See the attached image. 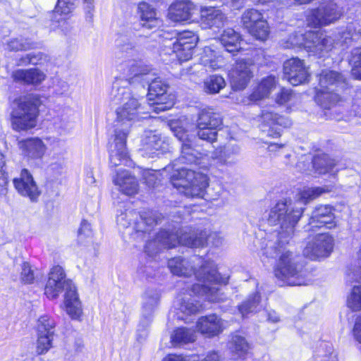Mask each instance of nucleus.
I'll return each instance as SVG.
<instances>
[{
  "mask_svg": "<svg viewBox=\"0 0 361 361\" xmlns=\"http://www.w3.org/2000/svg\"><path fill=\"white\" fill-rule=\"evenodd\" d=\"M129 79L117 78L113 83L111 99L115 104H121L116 109V128L114 143L111 145L109 159L111 166L127 165L129 161L126 149V138L131 122L141 118L140 114L149 112L150 108L142 106V102L130 92Z\"/></svg>",
  "mask_w": 361,
  "mask_h": 361,
  "instance_id": "f257e3e1",
  "label": "nucleus"
},
{
  "mask_svg": "<svg viewBox=\"0 0 361 361\" xmlns=\"http://www.w3.org/2000/svg\"><path fill=\"white\" fill-rule=\"evenodd\" d=\"M168 267L173 274L178 276L190 278L195 275L199 283L191 285L194 293L204 295L211 302L223 300L218 286L227 284L229 276H220L213 262L205 261L197 256L190 259L178 257L169 259Z\"/></svg>",
  "mask_w": 361,
  "mask_h": 361,
  "instance_id": "f03ea898",
  "label": "nucleus"
},
{
  "mask_svg": "<svg viewBox=\"0 0 361 361\" xmlns=\"http://www.w3.org/2000/svg\"><path fill=\"white\" fill-rule=\"evenodd\" d=\"M116 47L118 49L116 56L118 59L127 58L119 65L121 71L126 75H134L135 80L142 81L148 85V100L149 108L154 112L159 113L170 109L173 106V96L168 94L166 91L168 85L162 81L160 78H154V74L137 73L136 72L135 61L130 59L136 52L135 44L132 39L127 35H119L115 40Z\"/></svg>",
  "mask_w": 361,
  "mask_h": 361,
  "instance_id": "7ed1b4c3",
  "label": "nucleus"
},
{
  "mask_svg": "<svg viewBox=\"0 0 361 361\" xmlns=\"http://www.w3.org/2000/svg\"><path fill=\"white\" fill-rule=\"evenodd\" d=\"M277 242L268 240L263 248V255L267 257L276 258L279 257L274 267V275L282 282L281 286H302L306 284V271L304 266L300 262V257L293 252L287 250L285 245L288 243L287 238L291 235H286L279 227Z\"/></svg>",
  "mask_w": 361,
  "mask_h": 361,
  "instance_id": "20e7f679",
  "label": "nucleus"
},
{
  "mask_svg": "<svg viewBox=\"0 0 361 361\" xmlns=\"http://www.w3.org/2000/svg\"><path fill=\"white\" fill-rule=\"evenodd\" d=\"M333 188L334 185L307 188L299 193V200L297 202H293L290 200H279L269 212L268 224L271 226H279L286 235H292L304 212L305 208L302 205L324 193L330 192Z\"/></svg>",
  "mask_w": 361,
  "mask_h": 361,
  "instance_id": "39448f33",
  "label": "nucleus"
},
{
  "mask_svg": "<svg viewBox=\"0 0 361 361\" xmlns=\"http://www.w3.org/2000/svg\"><path fill=\"white\" fill-rule=\"evenodd\" d=\"M207 242L219 247L223 243V238L216 232L208 235L205 231L173 226L171 231H161L153 241L147 242L145 249L148 255H152L161 247L172 248L178 244L189 247H203Z\"/></svg>",
  "mask_w": 361,
  "mask_h": 361,
  "instance_id": "423d86ee",
  "label": "nucleus"
},
{
  "mask_svg": "<svg viewBox=\"0 0 361 361\" xmlns=\"http://www.w3.org/2000/svg\"><path fill=\"white\" fill-rule=\"evenodd\" d=\"M65 290L64 306L66 313L73 319H79L82 310L76 287L71 280L66 278L62 267H53L44 288V294L51 300L56 299Z\"/></svg>",
  "mask_w": 361,
  "mask_h": 361,
  "instance_id": "0eeeda50",
  "label": "nucleus"
},
{
  "mask_svg": "<svg viewBox=\"0 0 361 361\" xmlns=\"http://www.w3.org/2000/svg\"><path fill=\"white\" fill-rule=\"evenodd\" d=\"M38 99L29 94L14 100L11 112V123L17 132L27 131L37 125Z\"/></svg>",
  "mask_w": 361,
  "mask_h": 361,
  "instance_id": "6e6552de",
  "label": "nucleus"
},
{
  "mask_svg": "<svg viewBox=\"0 0 361 361\" xmlns=\"http://www.w3.org/2000/svg\"><path fill=\"white\" fill-rule=\"evenodd\" d=\"M173 186L188 197H204L209 185L208 177L192 169L181 168L171 176Z\"/></svg>",
  "mask_w": 361,
  "mask_h": 361,
  "instance_id": "1a4fd4ad",
  "label": "nucleus"
},
{
  "mask_svg": "<svg viewBox=\"0 0 361 361\" xmlns=\"http://www.w3.org/2000/svg\"><path fill=\"white\" fill-rule=\"evenodd\" d=\"M162 216L157 212H145L138 214L134 211H126L117 216L116 222L121 227L128 228L134 222L133 229L137 237L145 238V233L152 231L153 227L161 221Z\"/></svg>",
  "mask_w": 361,
  "mask_h": 361,
  "instance_id": "9d476101",
  "label": "nucleus"
},
{
  "mask_svg": "<svg viewBox=\"0 0 361 361\" xmlns=\"http://www.w3.org/2000/svg\"><path fill=\"white\" fill-rule=\"evenodd\" d=\"M342 13V8L336 3L332 0H325L317 8L310 11L307 22L309 26L315 28L326 26L338 20Z\"/></svg>",
  "mask_w": 361,
  "mask_h": 361,
  "instance_id": "9b49d317",
  "label": "nucleus"
},
{
  "mask_svg": "<svg viewBox=\"0 0 361 361\" xmlns=\"http://www.w3.org/2000/svg\"><path fill=\"white\" fill-rule=\"evenodd\" d=\"M160 292L154 288L147 289L142 297V317L137 329V340H144L147 335V328L149 326L154 311L159 305Z\"/></svg>",
  "mask_w": 361,
  "mask_h": 361,
  "instance_id": "f8f14e48",
  "label": "nucleus"
},
{
  "mask_svg": "<svg viewBox=\"0 0 361 361\" xmlns=\"http://www.w3.org/2000/svg\"><path fill=\"white\" fill-rule=\"evenodd\" d=\"M221 124L222 121L214 109L204 108L200 111L197 119V135L201 140L213 142Z\"/></svg>",
  "mask_w": 361,
  "mask_h": 361,
  "instance_id": "ddd939ff",
  "label": "nucleus"
},
{
  "mask_svg": "<svg viewBox=\"0 0 361 361\" xmlns=\"http://www.w3.org/2000/svg\"><path fill=\"white\" fill-rule=\"evenodd\" d=\"M334 245V239L329 233H319L309 238L303 249V255L312 260H319L330 255Z\"/></svg>",
  "mask_w": 361,
  "mask_h": 361,
  "instance_id": "4468645a",
  "label": "nucleus"
},
{
  "mask_svg": "<svg viewBox=\"0 0 361 361\" xmlns=\"http://www.w3.org/2000/svg\"><path fill=\"white\" fill-rule=\"evenodd\" d=\"M334 208L329 204L317 206L312 212L308 224L305 226L306 231H314L315 228L325 227L328 229L336 226Z\"/></svg>",
  "mask_w": 361,
  "mask_h": 361,
  "instance_id": "2eb2a0df",
  "label": "nucleus"
},
{
  "mask_svg": "<svg viewBox=\"0 0 361 361\" xmlns=\"http://www.w3.org/2000/svg\"><path fill=\"white\" fill-rule=\"evenodd\" d=\"M170 128L173 135L182 142L179 161L187 164H197L199 153L192 147V141L185 130L175 121L170 123Z\"/></svg>",
  "mask_w": 361,
  "mask_h": 361,
  "instance_id": "dca6fc26",
  "label": "nucleus"
},
{
  "mask_svg": "<svg viewBox=\"0 0 361 361\" xmlns=\"http://www.w3.org/2000/svg\"><path fill=\"white\" fill-rule=\"evenodd\" d=\"M283 75L287 81L296 86L307 82L310 77V73L302 60L298 58H292L283 63Z\"/></svg>",
  "mask_w": 361,
  "mask_h": 361,
  "instance_id": "f3484780",
  "label": "nucleus"
},
{
  "mask_svg": "<svg viewBox=\"0 0 361 361\" xmlns=\"http://www.w3.org/2000/svg\"><path fill=\"white\" fill-rule=\"evenodd\" d=\"M334 39L321 31H308L306 50L318 57L324 56L333 48Z\"/></svg>",
  "mask_w": 361,
  "mask_h": 361,
  "instance_id": "a211bd4d",
  "label": "nucleus"
},
{
  "mask_svg": "<svg viewBox=\"0 0 361 361\" xmlns=\"http://www.w3.org/2000/svg\"><path fill=\"white\" fill-rule=\"evenodd\" d=\"M13 183L16 190L20 195L29 198L31 202L37 201L41 191L28 170L23 169L19 177L15 178Z\"/></svg>",
  "mask_w": 361,
  "mask_h": 361,
  "instance_id": "6ab92c4d",
  "label": "nucleus"
},
{
  "mask_svg": "<svg viewBox=\"0 0 361 361\" xmlns=\"http://www.w3.org/2000/svg\"><path fill=\"white\" fill-rule=\"evenodd\" d=\"M262 130L267 131L270 137H277L281 134V127L287 128L291 121L284 116H279L272 109H264L262 112Z\"/></svg>",
  "mask_w": 361,
  "mask_h": 361,
  "instance_id": "aec40b11",
  "label": "nucleus"
},
{
  "mask_svg": "<svg viewBox=\"0 0 361 361\" xmlns=\"http://www.w3.org/2000/svg\"><path fill=\"white\" fill-rule=\"evenodd\" d=\"M141 150L143 154L149 157L159 156L169 151V144L162 140L161 136L153 131L145 133L141 140Z\"/></svg>",
  "mask_w": 361,
  "mask_h": 361,
  "instance_id": "412c9836",
  "label": "nucleus"
},
{
  "mask_svg": "<svg viewBox=\"0 0 361 361\" xmlns=\"http://www.w3.org/2000/svg\"><path fill=\"white\" fill-rule=\"evenodd\" d=\"M252 63L245 60L237 61L229 72L230 82L235 90H241L246 87L252 73L250 69Z\"/></svg>",
  "mask_w": 361,
  "mask_h": 361,
  "instance_id": "4be33fe9",
  "label": "nucleus"
},
{
  "mask_svg": "<svg viewBox=\"0 0 361 361\" xmlns=\"http://www.w3.org/2000/svg\"><path fill=\"white\" fill-rule=\"evenodd\" d=\"M186 291L188 293H184L183 296L178 299V304L177 308V318L179 320H183L185 322H190V317L195 314L200 310V305L199 303L192 298V293L199 296L204 297V298L209 300L204 295H200L198 293H194L191 290V286L188 284Z\"/></svg>",
  "mask_w": 361,
  "mask_h": 361,
  "instance_id": "5701e85b",
  "label": "nucleus"
},
{
  "mask_svg": "<svg viewBox=\"0 0 361 361\" xmlns=\"http://www.w3.org/2000/svg\"><path fill=\"white\" fill-rule=\"evenodd\" d=\"M197 37L190 32H185L179 35L173 44V50L180 61L191 59L192 50L197 45Z\"/></svg>",
  "mask_w": 361,
  "mask_h": 361,
  "instance_id": "b1692460",
  "label": "nucleus"
},
{
  "mask_svg": "<svg viewBox=\"0 0 361 361\" xmlns=\"http://www.w3.org/2000/svg\"><path fill=\"white\" fill-rule=\"evenodd\" d=\"M18 147L22 155L29 159H42L47 150L46 144L37 137L19 140Z\"/></svg>",
  "mask_w": 361,
  "mask_h": 361,
  "instance_id": "393cba45",
  "label": "nucleus"
},
{
  "mask_svg": "<svg viewBox=\"0 0 361 361\" xmlns=\"http://www.w3.org/2000/svg\"><path fill=\"white\" fill-rule=\"evenodd\" d=\"M226 20L224 13L216 6H205L200 10V23L203 28H220Z\"/></svg>",
  "mask_w": 361,
  "mask_h": 361,
  "instance_id": "a878e982",
  "label": "nucleus"
},
{
  "mask_svg": "<svg viewBox=\"0 0 361 361\" xmlns=\"http://www.w3.org/2000/svg\"><path fill=\"white\" fill-rule=\"evenodd\" d=\"M228 348L232 359L244 360L250 353L251 344L244 336L237 332L231 336Z\"/></svg>",
  "mask_w": 361,
  "mask_h": 361,
  "instance_id": "bb28decb",
  "label": "nucleus"
},
{
  "mask_svg": "<svg viewBox=\"0 0 361 361\" xmlns=\"http://www.w3.org/2000/svg\"><path fill=\"white\" fill-rule=\"evenodd\" d=\"M319 82L321 88L332 91L343 89L347 85L341 73L331 70L322 71L319 76Z\"/></svg>",
  "mask_w": 361,
  "mask_h": 361,
  "instance_id": "cd10ccee",
  "label": "nucleus"
},
{
  "mask_svg": "<svg viewBox=\"0 0 361 361\" xmlns=\"http://www.w3.org/2000/svg\"><path fill=\"white\" fill-rule=\"evenodd\" d=\"M11 77L16 82L37 85L44 80L46 75L37 68H29L16 70L12 73Z\"/></svg>",
  "mask_w": 361,
  "mask_h": 361,
  "instance_id": "c85d7f7f",
  "label": "nucleus"
},
{
  "mask_svg": "<svg viewBox=\"0 0 361 361\" xmlns=\"http://www.w3.org/2000/svg\"><path fill=\"white\" fill-rule=\"evenodd\" d=\"M197 330L207 337H213L223 331V322L216 314L202 317L197 322Z\"/></svg>",
  "mask_w": 361,
  "mask_h": 361,
  "instance_id": "c756f323",
  "label": "nucleus"
},
{
  "mask_svg": "<svg viewBox=\"0 0 361 361\" xmlns=\"http://www.w3.org/2000/svg\"><path fill=\"white\" fill-rule=\"evenodd\" d=\"M119 190L127 195H133L138 191V183L136 178L128 171H118L113 180Z\"/></svg>",
  "mask_w": 361,
  "mask_h": 361,
  "instance_id": "7c9ffc66",
  "label": "nucleus"
},
{
  "mask_svg": "<svg viewBox=\"0 0 361 361\" xmlns=\"http://www.w3.org/2000/svg\"><path fill=\"white\" fill-rule=\"evenodd\" d=\"M141 25L147 29H153L161 25V20L157 17L155 10L147 3L141 2L137 6Z\"/></svg>",
  "mask_w": 361,
  "mask_h": 361,
  "instance_id": "2f4dec72",
  "label": "nucleus"
},
{
  "mask_svg": "<svg viewBox=\"0 0 361 361\" xmlns=\"http://www.w3.org/2000/svg\"><path fill=\"white\" fill-rule=\"evenodd\" d=\"M195 10L194 4L190 1H178L171 6L169 16L176 22L187 21L190 19Z\"/></svg>",
  "mask_w": 361,
  "mask_h": 361,
  "instance_id": "473e14b6",
  "label": "nucleus"
},
{
  "mask_svg": "<svg viewBox=\"0 0 361 361\" xmlns=\"http://www.w3.org/2000/svg\"><path fill=\"white\" fill-rule=\"evenodd\" d=\"M336 166V160L327 154L316 155L312 160L313 169L315 173L319 175L329 173L330 176L334 177L337 172V170H334Z\"/></svg>",
  "mask_w": 361,
  "mask_h": 361,
  "instance_id": "72a5a7b5",
  "label": "nucleus"
},
{
  "mask_svg": "<svg viewBox=\"0 0 361 361\" xmlns=\"http://www.w3.org/2000/svg\"><path fill=\"white\" fill-rule=\"evenodd\" d=\"M219 41L228 52L238 51L240 49V35L232 28L224 30L219 37Z\"/></svg>",
  "mask_w": 361,
  "mask_h": 361,
  "instance_id": "f704fd0d",
  "label": "nucleus"
},
{
  "mask_svg": "<svg viewBox=\"0 0 361 361\" xmlns=\"http://www.w3.org/2000/svg\"><path fill=\"white\" fill-rule=\"evenodd\" d=\"M314 100L322 108L330 109L341 101V97L335 91L320 87L316 92Z\"/></svg>",
  "mask_w": 361,
  "mask_h": 361,
  "instance_id": "c9c22d12",
  "label": "nucleus"
},
{
  "mask_svg": "<svg viewBox=\"0 0 361 361\" xmlns=\"http://www.w3.org/2000/svg\"><path fill=\"white\" fill-rule=\"evenodd\" d=\"M276 80L274 76L269 75L263 78L250 96L251 101L257 102L268 97L275 88Z\"/></svg>",
  "mask_w": 361,
  "mask_h": 361,
  "instance_id": "e433bc0d",
  "label": "nucleus"
},
{
  "mask_svg": "<svg viewBox=\"0 0 361 361\" xmlns=\"http://www.w3.org/2000/svg\"><path fill=\"white\" fill-rule=\"evenodd\" d=\"M201 62L206 68L212 71L220 69L224 66L223 57L209 47L204 48Z\"/></svg>",
  "mask_w": 361,
  "mask_h": 361,
  "instance_id": "4c0bfd02",
  "label": "nucleus"
},
{
  "mask_svg": "<svg viewBox=\"0 0 361 361\" xmlns=\"http://www.w3.org/2000/svg\"><path fill=\"white\" fill-rule=\"evenodd\" d=\"M240 147L236 145H229L220 152L219 157L216 158L217 163L221 165L233 166L238 161Z\"/></svg>",
  "mask_w": 361,
  "mask_h": 361,
  "instance_id": "58836bf2",
  "label": "nucleus"
},
{
  "mask_svg": "<svg viewBox=\"0 0 361 361\" xmlns=\"http://www.w3.org/2000/svg\"><path fill=\"white\" fill-rule=\"evenodd\" d=\"M196 339L195 332L187 328H178L171 335V341L174 345H180L194 342Z\"/></svg>",
  "mask_w": 361,
  "mask_h": 361,
  "instance_id": "ea45409f",
  "label": "nucleus"
},
{
  "mask_svg": "<svg viewBox=\"0 0 361 361\" xmlns=\"http://www.w3.org/2000/svg\"><path fill=\"white\" fill-rule=\"evenodd\" d=\"M260 295L258 293L250 295L240 305L238 306V310L243 317L250 313L257 312L259 309Z\"/></svg>",
  "mask_w": 361,
  "mask_h": 361,
  "instance_id": "a19ab883",
  "label": "nucleus"
},
{
  "mask_svg": "<svg viewBox=\"0 0 361 361\" xmlns=\"http://www.w3.org/2000/svg\"><path fill=\"white\" fill-rule=\"evenodd\" d=\"M225 86L226 82L224 78L218 75L209 76L204 82V90L209 94H216Z\"/></svg>",
  "mask_w": 361,
  "mask_h": 361,
  "instance_id": "79ce46f5",
  "label": "nucleus"
},
{
  "mask_svg": "<svg viewBox=\"0 0 361 361\" xmlns=\"http://www.w3.org/2000/svg\"><path fill=\"white\" fill-rule=\"evenodd\" d=\"M339 36L340 38L338 39L339 43L348 44L350 41L361 38V28L357 30L354 25H348L343 31L339 33Z\"/></svg>",
  "mask_w": 361,
  "mask_h": 361,
  "instance_id": "37998d69",
  "label": "nucleus"
},
{
  "mask_svg": "<svg viewBox=\"0 0 361 361\" xmlns=\"http://www.w3.org/2000/svg\"><path fill=\"white\" fill-rule=\"evenodd\" d=\"M249 32L256 39L264 41L269 35V27L267 22L264 19L257 24L247 28Z\"/></svg>",
  "mask_w": 361,
  "mask_h": 361,
  "instance_id": "c03bdc74",
  "label": "nucleus"
},
{
  "mask_svg": "<svg viewBox=\"0 0 361 361\" xmlns=\"http://www.w3.org/2000/svg\"><path fill=\"white\" fill-rule=\"evenodd\" d=\"M55 322L48 315H43L38 319L37 334L53 335L54 334Z\"/></svg>",
  "mask_w": 361,
  "mask_h": 361,
  "instance_id": "a18cd8bd",
  "label": "nucleus"
},
{
  "mask_svg": "<svg viewBox=\"0 0 361 361\" xmlns=\"http://www.w3.org/2000/svg\"><path fill=\"white\" fill-rule=\"evenodd\" d=\"M307 41V32L303 33H293L288 39L283 42V46L286 49L294 47H304L306 49V42Z\"/></svg>",
  "mask_w": 361,
  "mask_h": 361,
  "instance_id": "49530a36",
  "label": "nucleus"
},
{
  "mask_svg": "<svg viewBox=\"0 0 361 361\" xmlns=\"http://www.w3.org/2000/svg\"><path fill=\"white\" fill-rule=\"evenodd\" d=\"M264 20L263 15L256 9H248L244 12L242 16L243 25L247 29L257 24L259 20Z\"/></svg>",
  "mask_w": 361,
  "mask_h": 361,
  "instance_id": "de8ad7c7",
  "label": "nucleus"
},
{
  "mask_svg": "<svg viewBox=\"0 0 361 361\" xmlns=\"http://www.w3.org/2000/svg\"><path fill=\"white\" fill-rule=\"evenodd\" d=\"M53 335L38 334L36 343V353L38 355L47 353L52 348Z\"/></svg>",
  "mask_w": 361,
  "mask_h": 361,
  "instance_id": "09e8293b",
  "label": "nucleus"
},
{
  "mask_svg": "<svg viewBox=\"0 0 361 361\" xmlns=\"http://www.w3.org/2000/svg\"><path fill=\"white\" fill-rule=\"evenodd\" d=\"M351 54L350 61L353 63L352 75L355 79L361 80V47L354 49Z\"/></svg>",
  "mask_w": 361,
  "mask_h": 361,
  "instance_id": "8fccbe9b",
  "label": "nucleus"
},
{
  "mask_svg": "<svg viewBox=\"0 0 361 361\" xmlns=\"http://www.w3.org/2000/svg\"><path fill=\"white\" fill-rule=\"evenodd\" d=\"M347 302L348 306L353 311L361 310V285L353 288Z\"/></svg>",
  "mask_w": 361,
  "mask_h": 361,
  "instance_id": "3c124183",
  "label": "nucleus"
},
{
  "mask_svg": "<svg viewBox=\"0 0 361 361\" xmlns=\"http://www.w3.org/2000/svg\"><path fill=\"white\" fill-rule=\"evenodd\" d=\"M6 49L9 51H23L27 50L32 47V43L27 39H12L8 42Z\"/></svg>",
  "mask_w": 361,
  "mask_h": 361,
  "instance_id": "603ef678",
  "label": "nucleus"
},
{
  "mask_svg": "<svg viewBox=\"0 0 361 361\" xmlns=\"http://www.w3.org/2000/svg\"><path fill=\"white\" fill-rule=\"evenodd\" d=\"M20 279L23 283L28 284L34 281V271L28 262H24L21 265Z\"/></svg>",
  "mask_w": 361,
  "mask_h": 361,
  "instance_id": "864d4df0",
  "label": "nucleus"
},
{
  "mask_svg": "<svg viewBox=\"0 0 361 361\" xmlns=\"http://www.w3.org/2000/svg\"><path fill=\"white\" fill-rule=\"evenodd\" d=\"M74 0H58L55 7V13L69 14L74 9Z\"/></svg>",
  "mask_w": 361,
  "mask_h": 361,
  "instance_id": "5fc2aeb1",
  "label": "nucleus"
},
{
  "mask_svg": "<svg viewBox=\"0 0 361 361\" xmlns=\"http://www.w3.org/2000/svg\"><path fill=\"white\" fill-rule=\"evenodd\" d=\"M295 97V94L291 90L282 88L276 97V102L279 104H285L292 101Z\"/></svg>",
  "mask_w": 361,
  "mask_h": 361,
  "instance_id": "6e6d98bb",
  "label": "nucleus"
},
{
  "mask_svg": "<svg viewBox=\"0 0 361 361\" xmlns=\"http://www.w3.org/2000/svg\"><path fill=\"white\" fill-rule=\"evenodd\" d=\"M40 58L35 54H27L17 60L18 66H26L28 64H37Z\"/></svg>",
  "mask_w": 361,
  "mask_h": 361,
  "instance_id": "4d7b16f0",
  "label": "nucleus"
},
{
  "mask_svg": "<svg viewBox=\"0 0 361 361\" xmlns=\"http://www.w3.org/2000/svg\"><path fill=\"white\" fill-rule=\"evenodd\" d=\"M55 13V20L59 23V27H61V30L63 31L65 33L68 32L73 27L72 23L69 20V18H56V15L59 14L61 16V13ZM64 16H67L68 14H63Z\"/></svg>",
  "mask_w": 361,
  "mask_h": 361,
  "instance_id": "13d9d810",
  "label": "nucleus"
},
{
  "mask_svg": "<svg viewBox=\"0 0 361 361\" xmlns=\"http://www.w3.org/2000/svg\"><path fill=\"white\" fill-rule=\"evenodd\" d=\"M92 234V230L90 224L85 220L81 222L80 227L78 230V235L82 238V235L85 237H89Z\"/></svg>",
  "mask_w": 361,
  "mask_h": 361,
  "instance_id": "bf43d9fd",
  "label": "nucleus"
},
{
  "mask_svg": "<svg viewBox=\"0 0 361 361\" xmlns=\"http://www.w3.org/2000/svg\"><path fill=\"white\" fill-rule=\"evenodd\" d=\"M353 335L354 338L361 344V316L358 317L355 320Z\"/></svg>",
  "mask_w": 361,
  "mask_h": 361,
  "instance_id": "052dcab7",
  "label": "nucleus"
},
{
  "mask_svg": "<svg viewBox=\"0 0 361 361\" xmlns=\"http://www.w3.org/2000/svg\"><path fill=\"white\" fill-rule=\"evenodd\" d=\"M144 178L145 180L146 183L149 185V187H154L157 181V178L155 173H152V171L148 170L145 172Z\"/></svg>",
  "mask_w": 361,
  "mask_h": 361,
  "instance_id": "680f3d73",
  "label": "nucleus"
},
{
  "mask_svg": "<svg viewBox=\"0 0 361 361\" xmlns=\"http://www.w3.org/2000/svg\"><path fill=\"white\" fill-rule=\"evenodd\" d=\"M84 8L86 12L87 18L90 20L92 18L94 11V0H83Z\"/></svg>",
  "mask_w": 361,
  "mask_h": 361,
  "instance_id": "e2e57ef3",
  "label": "nucleus"
},
{
  "mask_svg": "<svg viewBox=\"0 0 361 361\" xmlns=\"http://www.w3.org/2000/svg\"><path fill=\"white\" fill-rule=\"evenodd\" d=\"M6 166V161L4 155L0 152V185H3L6 184V177L4 176V168Z\"/></svg>",
  "mask_w": 361,
  "mask_h": 361,
  "instance_id": "0e129e2a",
  "label": "nucleus"
},
{
  "mask_svg": "<svg viewBox=\"0 0 361 361\" xmlns=\"http://www.w3.org/2000/svg\"><path fill=\"white\" fill-rule=\"evenodd\" d=\"M69 85L67 82L60 80L55 85V90L58 94H62L68 90Z\"/></svg>",
  "mask_w": 361,
  "mask_h": 361,
  "instance_id": "69168bd1",
  "label": "nucleus"
},
{
  "mask_svg": "<svg viewBox=\"0 0 361 361\" xmlns=\"http://www.w3.org/2000/svg\"><path fill=\"white\" fill-rule=\"evenodd\" d=\"M219 355L216 351H209L203 358V361H219Z\"/></svg>",
  "mask_w": 361,
  "mask_h": 361,
  "instance_id": "338daca9",
  "label": "nucleus"
},
{
  "mask_svg": "<svg viewBox=\"0 0 361 361\" xmlns=\"http://www.w3.org/2000/svg\"><path fill=\"white\" fill-rule=\"evenodd\" d=\"M163 361H185L181 355H169Z\"/></svg>",
  "mask_w": 361,
  "mask_h": 361,
  "instance_id": "774afa93",
  "label": "nucleus"
}]
</instances>
